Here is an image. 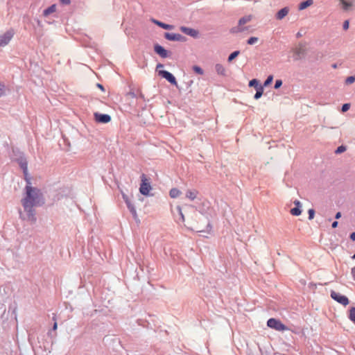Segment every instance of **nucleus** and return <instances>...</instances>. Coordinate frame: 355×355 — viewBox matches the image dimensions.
Here are the masks:
<instances>
[{
	"instance_id": "1",
	"label": "nucleus",
	"mask_w": 355,
	"mask_h": 355,
	"mask_svg": "<svg viewBox=\"0 0 355 355\" xmlns=\"http://www.w3.org/2000/svg\"><path fill=\"white\" fill-rule=\"evenodd\" d=\"M26 182L25 196L21 200L24 211L19 209V214L21 220L30 222L33 224L37 220L35 207L42 206L44 202L40 189L32 187L29 180L26 179Z\"/></svg>"
},
{
	"instance_id": "2",
	"label": "nucleus",
	"mask_w": 355,
	"mask_h": 355,
	"mask_svg": "<svg viewBox=\"0 0 355 355\" xmlns=\"http://www.w3.org/2000/svg\"><path fill=\"white\" fill-rule=\"evenodd\" d=\"M194 217L198 220V222L191 225L189 228H190L191 230L198 232H205L210 226L208 218L203 214H198L196 212H195Z\"/></svg>"
},
{
	"instance_id": "3",
	"label": "nucleus",
	"mask_w": 355,
	"mask_h": 355,
	"mask_svg": "<svg viewBox=\"0 0 355 355\" xmlns=\"http://www.w3.org/2000/svg\"><path fill=\"white\" fill-rule=\"evenodd\" d=\"M141 183L140 184L139 191L144 196H148L151 190V186L149 180L145 174L141 175Z\"/></svg>"
},
{
	"instance_id": "4",
	"label": "nucleus",
	"mask_w": 355,
	"mask_h": 355,
	"mask_svg": "<svg viewBox=\"0 0 355 355\" xmlns=\"http://www.w3.org/2000/svg\"><path fill=\"white\" fill-rule=\"evenodd\" d=\"M267 325L270 328L274 329L277 331H284L288 328L281 322L280 320L275 318H270L267 322Z\"/></svg>"
},
{
	"instance_id": "5",
	"label": "nucleus",
	"mask_w": 355,
	"mask_h": 355,
	"mask_svg": "<svg viewBox=\"0 0 355 355\" xmlns=\"http://www.w3.org/2000/svg\"><path fill=\"white\" fill-rule=\"evenodd\" d=\"M331 297L333 300L343 306H347L349 303V301L346 296L343 295L334 291H331Z\"/></svg>"
},
{
	"instance_id": "6",
	"label": "nucleus",
	"mask_w": 355,
	"mask_h": 355,
	"mask_svg": "<svg viewBox=\"0 0 355 355\" xmlns=\"http://www.w3.org/2000/svg\"><path fill=\"white\" fill-rule=\"evenodd\" d=\"M164 38L169 41H178L181 42L187 41V37L179 33H165Z\"/></svg>"
},
{
	"instance_id": "7",
	"label": "nucleus",
	"mask_w": 355,
	"mask_h": 355,
	"mask_svg": "<svg viewBox=\"0 0 355 355\" xmlns=\"http://www.w3.org/2000/svg\"><path fill=\"white\" fill-rule=\"evenodd\" d=\"M158 73L162 78L167 80L171 84L178 87V83L175 76L168 71L166 70H159Z\"/></svg>"
},
{
	"instance_id": "8",
	"label": "nucleus",
	"mask_w": 355,
	"mask_h": 355,
	"mask_svg": "<svg viewBox=\"0 0 355 355\" xmlns=\"http://www.w3.org/2000/svg\"><path fill=\"white\" fill-rule=\"evenodd\" d=\"M154 51L162 58L170 57L171 55V52L166 50L163 46H162L159 44H155L154 45Z\"/></svg>"
},
{
	"instance_id": "9",
	"label": "nucleus",
	"mask_w": 355,
	"mask_h": 355,
	"mask_svg": "<svg viewBox=\"0 0 355 355\" xmlns=\"http://www.w3.org/2000/svg\"><path fill=\"white\" fill-rule=\"evenodd\" d=\"M13 37V33L10 31L6 32L4 34L0 35V46L7 45Z\"/></svg>"
},
{
	"instance_id": "10",
	"label": "nucleus",
	"mask_w": 355,
	"mask_h": 355,
	"mask_svg": "<svg viewBox=\"0 0 355 355\" xmlns=\"http://www.w3.org/2000/svg\"><path fill=\"white\" fill-rule=\"evenodd\" d=\"M180 30L184 34L189 35L193 38H198L199 36V31L198 30L186 27L180 26Z\"/></svg>"
},
{
	"instance_id": "11",
	"label": "nucleus",
	"mask_w": 355,
	"mask_h": 355,
	"mask_svg": "<svg viewBox=\"0 0 355 355\" xmlns=\"http://www.w3.org/2000/svg\"><path fill=\"white\" fill-rule=\"evenodd\" d=\"M96 121L101 123H107L111 121V116L107 114L94 113Z\"/></svg>"
},
{
	"instance_id": "12",
	"label": "nucleus",
	"mask_w": 355,
	"mask_h": 355,
	"mask_svg": "<svg viewBox=\"0 0 355 355\" xmlns=\"http://www.w3.org/2000/svg\"><path fill=\"white\" fill-rule=\"evenodd\" d=\"M17 162L23 170L24 173L26 175L28 171V163L26 159L24 157L21 156L17 159Z\"/></svg>"
},
{
	"instance_id": "13",
	"label": "nucleus",
	"mask_w": 355,
	"mask_h": 355,
	"mask_svg": "<svg viewBox=\"0 0 355 355\" xmlns=\"http://www.w3.org/2000/svg\"><path fill=\"white\" fill-rule=\"evenodd\" d=\"M341 5L342 8L344 11H349L352 9L354 6L353 1H347V0H339Z\"/></svg>"
},
{
	"instance_id": "14",
	"label": "nucleus",
	"mask_w": 355,
	"mask_h": 355,
	"mask_svg": "<svg viewBox=\"0 0 355 355\" xmlns=\"http://www.w3.org/2000/svg\"><path fill=\"white\" fill-rule=\"evenodd\" d=\"M288 12H289V8L284 7V8H282L281 10H279L277 12L275 17L278 20H282L288 14Z\"/></svg>"
},
{
	"instance_id": "15",
	"label": "nucleus",
	"mask_w": 355,
	"mask_h": 355,
	"mask_svg": "<svg viewBox=\"0 0 355 355\" xmlns=\"http://www.w3.org/2000/svg\"><path fill=\"white\" fill-rule=\"evenodd\" d=\"M153 22L156 24L157 26L165 29V30H172L173 29V25H170V24H164L162 21H159L158 20H156V19H153L152 20Z\"/></svg>"
},
{
	"instance_id": "16",
	"label": "nucleus",
	"mask_w": 355,
	"mask_h": 355,
	"mask_svg": "<svg viewBox=\"0 0 355 355\" xmlns=\"http://www.w3.org/2000/svg\"><path fill=\"white\" fill-rule=\"evenodd\" d=\"M294 58L295 60H298L302 58V56L305 54V49L303 48H297L294 50Z\"/></svg>"
},
{
	"instance_id": "17",
	"label": "nucleus",
	"mask_w": 355,
	"mask_h": 355,
	"mask_svg": "<svg viewBox=\"0 0 355 355\" xmlns=\"http://www.w3.org/2000/svg\"><path fill=\"white\" fill-rule=\"evenodd\" d=\"M313 3V0H306L302 1L299 4L298 9L302 10L311 6Z\"/></svg>"
},
{
	"instance_id": "18",
	"label": "nucleus",
	"mask_w": 355,
	"mask_h": 355,
	"mask_svg": "<svg viewBox=\"0 0 355 355\" xmlns=\"http://www.w3.org/2000/svg\"><path fill=\"white\" fill-rule=\"evenodd\" d=\"M252 15H245L243 17H241L239 20V26H243L245 24H247L248 22L250 21L252 19Z\"/></svg>"
},
{
	"instance_id": "19",
	"label": "nucleus",
	"mask_w": 355,
	"mask_h": 355,
	"mask_svg": "<svg viewBox=\"0 0 355 355\" xmlns=\"http://www.w3.org/2000/svg\"><path fill=\"white\" fill-rule=\"evenodd\" d=\"M126 205H127L130 212L132 214L135 220H137L138 219V216H137V211H136L134 205H132V202H130Z\"/></svg>"
},
{
	"instance_id": "20",
	"label": "nucleus",
	"mask_w": 355,
	"mask_h": 355,
	"mask_svg": "<svg viewBox=\"0 0 355 355\" xmlns=\"http://www.w3.org/2000/svg\"><path fill=\"white\" fill-rule=\"evenodd\" d=\"M55 10H56V5L55 4H53V5H51V6H49L48 8L45 9L43 11V15L44 17H47L50 14L55 12Z\"/></svg>"
},
{
	"instance_id": "21",
	"label": "nucleus",
	"mask_w": 355,
	"mask_h": 355,
	"mask_svg": "<svg viewBox=\"0 0 355 355\" xmlns=\"http://www.w3.org/2000/svg\"><path fill=\"white\" fill-rule=\"evenodd\" d=\"M215 70L217 72L218 74L221 76H225V69L221 64H216L215 65Z\"/></svg>"
},
{
	"instance_id": "22",
	"label": "nucleus",
	"mask_w": 355,
	"mask_h": 355,
	"mask_svg": "<svg viewBox=\"0 0 355 355\" xmlns=\"http://www.w3.org/2000/svg\"><path fill=\"white\" fill-rule=\"evenodd\" d=\"M198 192L196 190H188L186 193V197L191 200L196 198Z\"/></svg>"
},
{
	"instance_id": "23",
	"label": "nucleus",
	"mask_w": 355,
	"mask_h": 355,
	"mask_svg": "<svg viewBox=\"0 0 355 355\" xmlns=\"http://www.w3.org/2000/svg\"><path fill=\"white\" fill-rule=\"evenodd\" d=\"M180 194L181 191L176 188L171 189L169 192V195L172 198H178Z\"/></svg>"
},
{
	"instance_id": "24",
	"label": "nucleus",
	"mask_w": 355,
	"mask_h": 355,
	"mask_svg": "<svg viewBox=\"0 0 355 355\" xmlns=\"http://www.w3.org/2000/svg\"><path fill=\"white\" fill-rule=\"evenodd\" d=\"M263 92V87H259L256 89V93L254 96V99L257 100L262 96Z\"/></svg>"
},
{
	"instance_id": "25",
	"label": "nucleus",
	"mask_w": 355,
	"mask_h": 355,
	"mask_svg": "<svg viewBox=\"0 0 355 355\" xmlns=\"http://www.w3.org/2000/svg\"><path fill=\"white\" fill-rule=\"evenodd\" d=\"M242 32H244V28H243L242 26H239V24L237 26L232 27L230 29L231 33H242Z\"/></svg>"
},
{
	"instance_id": "26",
	"label": "nucleus",
	"mask_w": 355,
	"mask_h": 355,
	"mask_svg": "<svg viewBox=\"0 0 355 355\" xmlns=\"http://www.w3.org/2000/svg\"><path fill=\"white\" fill-rule=\"evenodd\" d=\"M249 86L250 87H254L255 89L258 88L259 87H262V85H259V82L257 79H252L249 82Z\"/></svg>"
},
{
	"instance_id": "27",
	"label": "nucleus",
	"mask_w": 355,
	"mask_h": 355,
	"mask_svg": "<svg viewBox=\"0 0 355 355\" xmlns=\"http://www.w3.org/2000/svg\"><path fill=\"white\" fill-rule=\"evenodd\" d=\"M239 53H240L239 51H235L232 52L229 55V57L227 58V61L230 62H232L234 59H235L239 55Z\"/></svg>"
},
{
	"instance_id": "28",
	"label": "nucleus",
	"mask_w": 355,
	"mask_h": 355,
	"mask_svg": "<svg viewBox=\"0 0 355 355\" xmlns=\"http://www.w3.org/2000/svg\"><path fill=\"white\" fill-rule=\"evenodd\" d=\"M290 212L292 215L297 216H300L301 214L302 210H301V208L294 207L291 209Z\"/></svg>"
},
{
	"instance_id": "29",
	"label": "nucleus",
	"mask_w": 355,
	"mask_h": 355,
	"mask_svg": "<svg viewBox=\"0 0 355 355\" xmlns=\"http://www.w3.org/2000/svg\"><path fill=\"white\" fill-rule=\"evenodd\" d=\"M349 318L355 324V307L349 310Z\"/></svg>"
},
{
	"instance_id": "30",
	"label": "nucleus",
	"mask_w": 355,
	"mask_h": 355,
	"mask_svg": "<svg viewBox=\"0 0 355 355\" xmlns=\"http://www.w3.org/2000/svg\"><path fill=\"white\" fill-rule=\"evenodd\" d=\"M176 209H177V211H178V215H179V216H180V220L181 221L184 222V214H183V213H182V208H181V207H180V206H179V205H178V206H177V207H176Z\"/></svg>"
},
{
	"instance_id": "31",
	"label": "nucleus",
	"mask_w": 355,
	"mask_h": 355,
	"mask_svg": "<svg viewBox=\"0 0 355 355\" xmlns=\"http://www.w3.org/2000/svg\"><path fill=\"white\" fill-rule=\"evenodd\" d=\"M193 70L196 73L200 74V75H202L204 73L203 69L201 67H200L199 66H197V65H195V66L193 67Z\"/></svg>"
},
{
	"instance_id": "32",
	"label": "nucleus",
	"mask_w": 355,
	"mask_h": 355,
	"mask_svg": "<svg viewBox=\"0 0 355 355\" xmlns=\"http://www.w3.org/2000/svg\"><path fill=\"white\" fill-rule=\"evenodd\" d=\"M258 40H259L258 37H251L248 40L247 43L249 45H252V44H255Z\"/></svg>"
},
{
	"instance_id": "33",
	"label": "nucleus",
	"mask_w": 355,
	"mask_h": 355,
	"mask_svg": "<svg viewBox=\"0 0 355 355\" xmlns=\"http://www.w3.org/2000/svg\"><path fill=\"white\" fill-rule=\"evenodd\" d=\"M272 80H273V76H272V75L268 76L263 83V86L266 87V86H268L269 85H270L272 82Z\"/></svg>"
},
{
	"instance_id": "34",
	"label": "nucleus",
	"mask_w": 355,
	"mask_h": 355,
	"mask_svg": "<svg viewBox=\"0 0 355 355\" xmlns=\"http://www.w3.org/2000/svg\"><path fill=\"white\" fill-rule=\"evenodd\" d=\"M354 82H355V76H349L345 80L346 85H350Z\"/></svg>"
},
{
	"instance_id": "35",
	"label": "nucleus",
	"mask_w": 355,
	"mask_h": 355,
	"mask_svg": "<svg viewBox=\"0 0 355 355\" xmlns=\"http://www.w3.org/2000/svg\"><path fill=\"white\" fill-rule=\"evenodd\" d=\"M346 150V147L345 146H338L336 150H335V153L340 154Z\"/></svg>"
},
{
	"instance_id": "36",
	"label": "nucleus",
	"mask_w": 355,
	"mask_h": 355,
	"mask_svg": "<svg viewBox=\"0 0 355 355\" xmlns=\"http://www.w3.org/2000/svg\"><path fill=\"white\" fill-rule=\"evenodd\" d=\"M349 108H350V104L349 103H345L342 106L341 111L343 112H345L347 110H349Z\"/></svg>"
},
{
	"instance_id": "37",
	"label": "nucleus",
	"mask_w": 355,
	"mask_h": 355,
	"mask_svg": "<svg viewBox=\"0 0 355 355\" xmlns=\"http://www.w3.org/2000/svg\"><path fill=\"white\" fill-rule=\"evenodd\" d=\"M308 214H309V219L312 220L314 218V215H315L314 209H309Z\"/></svg>"
},
{
	"instance_id": "38",
	"label": "nucleus",
	"mask_w": 355,
	"mask_h": 355,
	"mask_svg": "<svg viewBox=\"0 0 355 355\" xmlns=\"http://www.w3.org/2000/svg\"><path fill=\"white\" fill-rule=\"evenodd\" d=\"M282 85V80H276L274 88L275 89H279Z\"/></svg>"
},
{
	"instance_id": "39",
	"label": "nucleus",
	"mask_w": 355,
	"mask_h": 355,
	"mask_svg": "<svg viewBox=\"0 0 355 355\" xmlns=\"http://www.w3.org/2000/svg\"><path fill=\"white\" fill-rule=\"evenodd\" d=\"M5 94V85L3 84L0 83V97L4 96Z\"/></svg>"
},
{
	"instance_id": "40",
	"label": "nucleus",
	"mask_w": 355,
	"mask_h": 355,
	"mask_svg": "<svg viewBox=\"0 0 355 355\" xmlns=\"http://www.w3.org/2000/svg\"><path fill=\"white\" fill-rule=\"evenodd\" d=\"M349 20H345L344 22H343V28L345 31L347 30L349 28Z\"/></svg>"
},
{
	"instance_id": "41",
	"label": "nucleus",
	"mask_w": 355,
	"mask_h": 355,
	"mask_svg": "<svg viewBox=\"0 0 355 355\" xmlns=\"http://www.w3.org/2000/svg\"><path fill=\"white\" fill-rule=\"evenodd\" d=\"M294 204L295 205V207L301 208V207H302L301 202L297 200H295L294 201Z\"/></svg>"
},
{
	"instance_id": "42",
	"label": "nucleus",
	"mask_w": 355,
	"mask_h": 355,
	"mask_svg": "<svg viewBox=\"0 0 355 355\" xmlns=\"http://www.w3.org/2000/svg\"><path fill=\"white\" fill-rule=\"evenodd\" d=\"M60 3L64 5H69L71 2L70 0H60Z\"/></svg>"
},
{
	"instance_id": "43",
	"label": "nucleus",
	"mask_w": 355,
	"mask_h": 355,
	"mask_svg": "<svg viewBox=\"0 0 355 355\" xmlns=\"http://www.w3.org/2000/svg\"><path fill=\"white\" fill-rule=\"evenodd\" d=\"M352 275L354 280L355 281V266L352 268Z\"/></svg>"
},
{
	"instance_id": "44",
	"label": "nucleus",
	"mask_w": 355,
	"mask_h": 355,
	"mask_svg": "<svg viewBox=\"0 0 355 355\" xmlns=\"http://www.w3.org/2000/svg\"><path fill=\"white\" fill-rule=\"evenodd\" d=\"M338 225V221H334V222H333V223H332V224H331V227H332L333 228H336V227H337Z\"/></svg>"
},
{
	"instance_id": "45",
	"label": "nucleus",
	"mask_w": 355,
	"mask_h": 355,
	"mask_svg": "<svg viewBox=\"0 0 355 355\" xmlns=\"http://www.w3.org/2000/svg\"><path fill=\"white\" fill-rule=\"evenodd\" d=\"M350 239L355 241V232H352L349 236Z\"/></svg>"
},
{
	"instance_id": "46",
	"label": "nucleus",
	"mask_w": 355,
	"mask_h": 355,
	"mask_svg": "<svg viewBox=\"0 0 355 355\" xmlns=\"http://www.w3.org/2000/svg\"><path fill=\"white\" fill-rule=\"evenodd\" d=\"M340 217H341V213L337 212L335 216L336 219H339Z\"/></svg>"
},
{
	"instance_id": "47",
	"label": "nucleus",
	"mask_w": 355,
	"mask_h": 355,
	"mask_svg": "<svg viewBox=\"0 0 355 355\" xmlns=\"http://www.w3.org/2000/svg\"><path fill=\"white\" fill-rule=\"evenodd\" d=\"M128 95H129V96H131V97H132V98H135V97H136V94H135V92H130L128 93Z\"/></svg>"
},
{
	"instance_id": "48",
	"label": "nucleus",
	"mask_w": 355,
	"mask_h": 355,
	"mask_svg": "<svg viewBox=\"0 0 355 355\" xmlns=\"http://www.w3.org/2000/svg\"><path fill=\"white\" fill-rule=\"evenodd\" d=\"M164 67V64H161V63H159L157 67H156V69L158 70L160 68H163Z\"/></svg>"
},
{
	"instance_id": "49",
	"label": "nucleus",
	"mask_w": 355,
	"mask_h": 355,
	"mask_svg": "<svg viewBox=\"0 0 355 355\" xmlns=\"http://www.w3.org/2000/svg\"><path fill=\"white\" fill-rule=\"evenodd\" d=\"M96 86L101 89L102 91H104V87L101 84L97 83Z\"/></svg>"
},
{
	"instance_id": "50",
	"label": "nucleus",
	"mask_w": 355,
	"mask_h": 355,
	"mask_svg": "<svg viewBox=\"0 0 355 355\" xmlns=\"http://www.w3.org/2000/svg\"><path fill=\"white\" fill-rule=\"evenodd\" d=\"M58 327L57 322H54L53 326V330H56Z\"/></svg>"
},
{
	"instance_id": "51",
	"label": "nucleus",
	"mask_w": 355,
	"mask_h": 355,
	"mask_svg": "<svg viewBox=\"0 0 355 355\" xmlns=\"http://www.w3.org/2000/svg\"><path fill=\"white\" fill-rule=\"evenodd\" d=\"M122 196H123V199L125 200H126L127 198H128V196L125 195V193H122Z\"/></svg>"
},
{
	"instance_id": "52",
	"label": "nucleus",
	"mask_w": 355,
	"mask_h": 355,
	"mask_svg": "<svg viewBox=\"0 0 355 355\" xmlns=\"http://www.w3.org/2000/svg\"><path fill=\"white\" fill-rule=\"evenodd\" d=\"M124 201H125V204H126V205H127L128 202H131V201L130 200V199H129V198H127V199H126V200H125Z\"/></svg>"
},
{
	"instance_id": "53",
	"label": "nucleus",
	"mask_w": 355,
	"mask_h": 355,
	"mask_svg": "<svg viewBox=\"0 0 355 355\" xmlns=\"http://www.w3.org/2000/svg\"><path fill=\"white\" fill-rule=\"evenodd\" d=\"M242 28H244V31H248V27H247V26H245V27H243V26H242Z\"/></svg>"
},
{
	"instance_id": "54",
	"label": "nucleus",
	"mask_w": 355,
	"mask_h": 355,
	"mask_svg": "<svg viewBox=\"0 0 355 355\" xmlns=\"http://www.w3.org/2000/svg\"><path fill=\"white\" fill-rule=\"evenodd\" d=\"M332 67L334 68V69L337 68V64H334L332 65Z\"/></svg>"
},
{
	"instance_id": "55",
	"label": "nucleus",
	"mask_w": 355,
	"mask_h": 355,
	"mask_svg": "<svg viewBox=\"0 0 355 355\" xmlns=\"http://www.w3.org/2000/svg\"><path fill=\"white\" fill-rule=\"evenodd\" d=\"M53 320L55 322H56L55 315H53Z\"/></svg>"
},
{
	"instance_id": "56",
	"label": "nucleus",
	"mask_w": 355,
	"mask_h": 355,
	"mask_svg": "<svg viewBox=\"0 0 355 355\" xmlns=\"http://www.w3.org/2000/svg\"><path fill=\"white\" fill-rule=\"evenodd\" d=\"M300 36H301L300 33H298L297 34V37H300Z\"/></svg>"
},
{
	"instance_id": "57",
	"label": "nucleus",
	"mask_w": 355,
	"mask_h": 355,
	"mask_svg": "<svg viewBox=\"0 0 355 355\" xmlns=\"http://www.w3.org/2000/svg\"><path fill=\"white\" fill-rule=\"evenodd\" d=\"M352 258L353 259H355V254L352 257Z\"/></svg>"
}]
</instances>
